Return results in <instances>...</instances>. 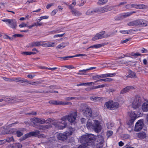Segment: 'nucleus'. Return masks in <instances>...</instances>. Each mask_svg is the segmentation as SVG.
Returning <instances> with one entry per match:
<instances>
[{
	"label": "nucleus",
	"mask_w": 148,
	"mask_h": 148,
	"mask_svg": "<svg viewBox=\"0 0 148 148\" xmlns=\"http://www.w3.org/2000/svg\"><path fill=\"white\" fill-rule=\"evenodd\" d=\"M21 53L25 56H27L28 55H30V52L29 51H23L21 52Z\"/></svg>",
	"instance_id": "8fccbe9b"
},
{
	"label": "nucleus",
	"mask_w": 148,
	"mask_h": 148,
	"mask_svg": "<svg viewBox=\"0 0 148 148\" xmlns=\"http://www.w3.org/2000/svg\"><path fill=\"white\" fill-rule=\"evenodd\" d=\"M67 119H68V115H65L62 117L61 119L58 121H59V122L60 123H62V124H65V125H67V123L66 121Z\"/></svg>",
	"instance_id": "b1692460"
},
{
	"label": "nucleus",
	"mask_w": 148,
	"mask_h": 148,
	"mask_svg": "<svg viewBox=\"0 0 148 148\" xmlns=\"http://www.w3.org/2000/svg\"><path fill=\"white\" fill-rule=\"evenodd\" d=\"M95 140V136L93 134L83 135L82 136L81 141L84 144L79 145L78 148H86L88 146H91L93 144Z\"/></svg>",
	"instance_id": "f03ea898"
},
{
	"label": "nucleus",
	"mask_w": 148,
	"mask_h": 148,
	"mask_svg": "<svg viewBox=\"0 0 148 148\" xmlns=\"http://www.w3.org/2000/svg\"><path fill=\"white\" fill-rule=\"evenodd\" d=\"M64 34H65V33H64L63 34H60L56 35L54 36V38L62 37L64 35Z\"/></svg>",
	"instance_id": "13d9d810"
},
{
	"label": "nucleus",
	"mask_w": 148,
	"mask_h": 148,
	"mask_svg": "<svg viewBox=\"0 0 148 148\" xmlns=\"http://www.w3.org/2000/svg\"><path fill=\"white\" fill-rule=\"evenodd\" d=\"M23 36V35L20 34H14L12 35V37L14 38L16 37L21 38Z\"/></svg>",
	"instance_id": "c03bdc74"
},
{
	"label": "nucleus",
	"mask_w": 148,
	"mask_h": 148,
	"mask_svg": "<svg viewBox=\"0 0 148 148\" xmlns=\"http://www.w3.org/2000/svg\"><path fill=\"white\" fill-rule=\"evenodd\" d=\"M98 120L92 121L91 119L88 120L86 123V127L88 129H92L97 133L100 132L101 129V126L100 122L102 121V118L99 116L97 118Z\"/></svg>",
	"instance_id": "f257e3e1"
},
{
	"label": "nucleus",
	"mask_w": 148,
	"mask_h": 148,
	"mask_svg": "<svg viewBox=\"0 0 148 148\" xmlns=\"http://www.w3.org/2000/svg\"><path fill=\"white\" fill-rule=\"evenodd\" d=\"M2 78L3 80L6 81L13 82V81H14L13 79V77L11 78H8L6 77H3Z\"/></svg>",
	"instance_id": "ea45409f"
},
{
	"label": "nucleus",
	"mask_w": 148,
	"mask_h": 148,
	"mask_svg": "<svg viewBox=\"0 0 148 148\" xmlns=\"http://www.w3.org/2000/svg\"><path fill=\"white\" fill-rule=\"evenodd\" d=\"M77 115V112H72L68 115V120L71 123H73L75 120Z\"/></svg>",
	"instance_id": "f8f14e48"
},
{
	"label": "nucleus",
	"mask_w": 148,
	"mask_h": 148,
	"mask_svg": "<svg viewBox=\"0 0 148 148\" xmlns=\"http://www.w3.org/2000/svg\"><path fill=\"white\" fill-rule=\"evenodd\" d=\"M113 134V132L112 131L109 130L107 131L106 135L108 138L112 136Z\"/></svg>",
	"instance_id": "37998d69"
},
{
	"label": "nucleus",
	"mask_w": 148,
	"mask_h": 148,
	"mask_svg": "<svg viewBox=\"0 0 148 148\" xmlns=\"http://www.w3.org/2000/svg\"><path fill=\"white\" fill-rule=\"evenodd\" d=\"M32 136L41 138H45L46 137L44 134H41L39 131L36 130L34 132H31L25 134L24 136L21 138V140H23Z\"/></svg>",
	"instance_id": "20e7f679"
},
{
	"label": "nucleus",
	"mask_w": 148,
	"mask_h": 148,
	"mask_svg": "<svg viewBox=\"0 0 148 148\" xmlns=\"http://www.w3.org/2000/svg\"><path fill=\"white\" fill-rule=\"evenodd\" d=\"M110 8L108 6L99 8L98 9L99 12L101 13H103L107 12L110 10Z\"/></svg>",
	"instance_id": "393cba45"
},
{
	"label": "nucleus",
	"mask_w": 148,
	"mask_h": 148,
	"mask_svg": "<svg viewBox=\"0 0 148 148\" xmlns=\"http://www.w3.org/2000/svg\"><path fill=\"white\" fill-rule=\"evenodd\" d=\"M5 140H6V142L10 143L11 142L14 141V139L12 136L11 137H7L6 139Z\"/></svg>",
	"instance_id": "79ce46f5"
},
{
	"label": "nucleus",
	"mask_w": 148,
	"mask_h": 148,
	"mask_svg": "<svg viewBox=\"0 0 148 148\" xmlns=\"http://www.w3.org/2000/svg\"><path fill=\"white\" fill-rule=\"evenodd\" d=\"M54 5V3H51L50 4H48L46 7V8L47 9H48L51 6Z\"/></svg>",
	"instance_id": "680f3d73"
},
{
	"label": "nucleus",
	"mask_w": 148,
	"mask_h": 148,
	"mask_svg": "<svg viewBox=\"0 0 148 148\" xmlns=\"http://www.w3.org/2000/svg\"><path fill=\"white\" fill-rule=\"evenodd\" d=\"M27 24L24 23H22L21 24L19 25V26L20 28H22L27 27Z\"/></svg>",
	"instance_id": "3c124183"
},
{
	"label": "nucleus",
	"mask_w": 148,
	"mask_h": 148,
	"mask_svg": "<svg viewBox=\"0 0 148 148\" xmlns=\"http://www.w3.org/2000/svg\"><path fill=\"white\" fill-rule=\"evenodd\" d=\"M62 67H66L68 69H73L75 67L72 65H65L64 66Z\"/></svg>",
	"instance_id": "09e8293b"
},
{
	"label": "nucleus",
	"mask_w": 148,
	"mask_h": 148,
	"mask_svg": "<svg viewBox=\"0 0 148 148\" xmlns=\"http://www.w3.org/2000/svg\"><path fill=\"white\" fill-rule=\"evenodd\" d=\"M105 33V31H103L97 34L95 36L92 38V40L93 41H95L99 39L105 38V37L104 35Z\"/></svg>",
	"instance_id": "4468645a"
},
{
	"label": "nucleus",
	"mask_w": 148,
	"mask_h": 148,
	"mask_svg": "<svg viewBox=\"0 0 148 148\" xmlns=\"http://www.w3.org/2000/svg\"><path fill=\"white\" fill-rule=\"evenodd\" d=\"M49 88L51 89H55L58 88L56 85H51L49 86Z\"/></svg>",
	"instance_id": "4d7b16f0"
},
{
	"label": "nucleus",
	"mask_w": 148,
	"mask_h": 148,
	"mask_svg": "<svg viewBox=\"0 0 148 148\" xmlns=\"http://www.w3.org/2000/svg\"><path fill=\"white\" fill-rule=\"evenodd\" d=\"M69 44V43L68 42H62L60 44L58 45L57 46L56 48L57 49L63 48Z\"/></svg>",
	"instance_id": "c85d7f7f"
},
{
	"label": "nucleus",
	"mask_w": 148,
	"mask_h": 148,
	"mask_svg": "<svg viewBox=\"0 0 148 148\" xmlns=\"http://www.w3.org/2000/svg\"><path fill=\"white\" fill-rule=\"evenodd\" d=\"M49 103L53 105H71L72 103L69 102H64L62 101H60L55 100H51L49 102Z\"/></svg>",
	"instance_id": "9d476101"
},
{
	"label": "nucleus",
	"mask_w": 148,
	"mask_h": 148,
	"mask_svg": "<svg viewBox=\"0 0 148 148\" xmlns=\"http://www.w3.org/2000/svg\"><path fill=\"white\" fill-rule=\"evenodd\" d=\"M107 78L106 79H100L99 80H97L94 82L95 83L97 82H99V81H104L105 82H107Z\"/></svg>",
	"instance_id": "bf43d9fd"
},
{
	"label": "nucleus",
	"mask_w": 148,
	"mask_h": 148,
	"mask_svg": "<svg viewBox=\"0 0 148 148\" xmlns=\"http://www.w3.org/2000/svg\"><path fill=\"white\" fill-rule=\"evenodd\" d=\"M100 77L99 75H96L93 76H92V79L94 80H97L100 78Z\"/></svg>",
	"instance_id": "6e6d98bb"
},
{
	"label": "nucleus",
	"mask_w": 148,
	"mask_h": 148,
	"mask_svg": "<svg viewBox=\"0 0 148 148\" xmlns=\"http://www.w3.org/2000/svg\"><path fill=\"white\" fill-rule=\"evenodd\" d=\"M96 12V10H93L92 9H89L86 12V14L87 15H90L94 14Z\"/></svg>",
	"instance_id": "f704fd0d"
},
{
	"label": "nucleus",
	"mask_w": 148,
	"mask_h": 148,
	"mask_svg": "<svg viewBox=\"0 0 148 148\" xmlns=\"http://www.w3.org/2000/svg\"><path fill=\"white\" fill-rule=\"evenodd\" d=\"M87 69H84L82 70H79V73H78L77 74L79 75H85L86 74V72L88 71Z\"/></svg>",
	"instance_id": "72a5a7b5"
},
{
	"label": "nucleus",
	"mask_w": 148,
	"mask_h": 148,
	"mask_svg": "<svg viewBox=\"0 0 148 148\" xmlns=\"http://www.w3.org/2000/svg\"><path fill=\"white\" fill-rule=\"evenodd\" d=\"M138 31V29L133 30V29H130L127 30V34H133V32H136Z\"/></svg>",
	"instance_id": "a18cd8bd"
},
{
	"label": "nucleus",
	"mask_w": 148,
	"mask_h": 148,
	"mask_svg": "<svg viewBox=\"0 0 148 148\" xmlns=\"http://www.w3.org/2000/svg\"><path fill=\"white\" fill-rule=\"evenodd\" d=\"M58 10L57 9H55L53 10L51 13V14L52 16H54L56 14V13L58 12Z\"/></svg>",
	"instance_id": "864d4df0"
},
{
	"label": "nucleus",
	"mask_w": 148,
	"mask_h": 148,
	"mask_svg": "<svg viewBox=\"0 0 148 148\" xmlns=\"http://www.w3.org/2000/svg\"><path fill=\"white\" fill-rule=\"evenodd\" d=\"M108 1V0H99L97 4L100 5H102L106 3Z\"/></svg>",
	"instance_id": "a19ab883"
},
{
	"label": "nucleus",
	"mask_w": 148,
	"mask_h": 148,
	"mask_svg": "<svg viewBox=\"0 0 148 148\" xmlns=\"http://www.w3.org/2000/svg\"><path fill=\"white\" fill-rule=\"evenodd\" d=\"M129 116L130 119L129 120L127 124L130 125H132L136 119L139 117L134 111H131L129 114Z\"/></svg>",
	"instance_id": "1a4fd4ad"
},
{
	"label": "nucleus",
	"mask_w": 148,
	"mask_h": 148,
	"mask_svg": "<svg viewBox=\"0 0 148 148\" xmlns=\"http://www.w3.org/2000/svg\"><path fill=\"white\" fill-rule=\"evenodd\" d=\"M143 121V119H140L136 123L134 128V130L135 131H139L143 128L144 125Z\"/></svg>",
	"instance_id": "9b49d317"
},
{
	"label": "nucleus",
	"mask_w": 148,
	"mask_h": 148,
	"mask_svg": "<svg viewBox=\"0 0 148 148\" xmlns=\"http://www.w3.org/2000/svg\"><path fill=\"white\" fill-rule=\"evenodd\" d=\"M31 120L33 123H40L41 124H44L45 122V120L44 119L40 118L38 117H34L31 119Z\"/></svg>",
	"instance_id": "2eb2a0df"
},
{
	"label": "nucleus",
	"mask_w": 148,
	"mask_h": 148,
	"mask_svg": "<svg viewBox=\"0 0 148 148\" xmlns=\"http://www.w3.org/2000/svg\"><path fill=\"white\" fill-rule=\"evenodd\" d=\"M81 121L82 123H85L86 122V119L84 118H82L81 119Z\"/></svg>",
	"instance_id": "338daca9"
},
{
	"label": "nucleus",
	"mask_w": 148,
	"mask_h": 148,
	"mask_svg": "<svg viewBox=\"0 0 148 148\" xmlns=\"http://www.w3.org/2000/svg\"><path fill=\"white\" fill-rule=\"evenodd\" d=\"M135 75H136L135 73L134 72L131 71L129 75L126 76V77L127 78H132L134 77Z\"/></svg>",
	"instance_id": "58836bf2"
},
{
	"label": "nucleus",
	"mask_w": 148,
	"mask_h": 148,
	"mask_svg": "<svg viewBox=\"0 0 148 148\" xmlns=\"http://www.w3.org/2000/svg\"><path fill=\"white\" fill-rule=\"evenodd\" d=\"M52 120L51 118H49L45 120V123L46 124H49L52 121Z\"/></svg>",
	"instance_id": "5fc2aeb1"
},
{
	"label": "nucleus",
	"mask_w": 148,
	"mask_h": 148,
	"mask_svg": "<svg viewBox=\"0 0 148 148\" xmlns=\"http://www.w3.org/2000/svg\"><path fill=\"white\" fill-rule=\"evenodd\" d=\"M125 88H126V90L127 92H129L131 90H132L134 89V87L132 86H127L125 87Z\"/></svg>",
	"instance_id": "49530a36"
},
{
	"label": "nucleus",
	"mask_w": 148,
	"mask_h": 148,
	"mask_svg": "<svg viewBox=\"0 0 148 148\" xmlns=\"http://www.w3.org/2000/svg\"><path fill=\"white\" fill-rule=\"evenodd\" d=\"M142 102L141 98L140 97L136 96L132 101V108L135 109L138 108L141 106Z\"/></svg>",
	"instance_id": "423d86ee"
},
{
	"label": "nucleus",
	"mask_w": 148,
	"mask_h": 148,
	"mask_svg": "<svg viewBox=\"0 0 148 148\" xmlns=\"http://www.w3.org/2000/svg\"><path fill=\"white\" fill-rule=\"evenodd\" d=\"M56 136L58 140L62 141H64L67 138V135L66 133H58L57 134Z\"/></svg>",
	"instance_id": "f3484780"
},
{
	"label": "nucleus",
	"mask_w": 148,
	"mask_h": 148,
	"mask_svg": "<svg viewBox=\"0 0 148 148\" xmlns=\"http://www.w3.org/2000/svg\"><path fill=\"white\" fill-rule=\"evenodd\" d=\"M105 86L104 85H99L95 86H93L92 87H91V90H94L96 89L103 88Z\"/></svg>",
	"instance_id": "4c0bfd02"
},
{
	"label": "nucleus",
	"mask_w": 148,
	"mask_h": 148,
	"mask_svg": "<svg viewBox=\"0 0 148 148\" xmlns=\"http://www.w3.org/2000/svg\"><path fill=\"white\" fill-rule=\"evenodd\" d=\"M80 110L83 115L87 117H90L92 116V110L90 107L86 103H83L80 106Z\"/></svg>",
	"instance_id": "7ed1b4c3"
},
{
	"label": "nucleus",
	"mask_w": 148,
	"mask_h": 148,
	"mask_svg": "<svg viewBox=\"0 0 148 148\" xmlns=\"http://www.w3.org/2000/svg\"><path fill=\"white\" fill-rule=\"evenodd\" d=\"M2 21L5 22L6 24L10 27L12 28L13 29H16L17 23L16 20L14 19H3Z\"/></svg>",
	"instance_id": "0eeeda50"
},
{
	"label": "nucleus",
	"mask_w": 148,
	"mask_h": 148,
	"mask_svg": "<svg viewBox=\"0 0 148 148\" xmlns=\"http://www.w3.org/2000/svg\"><path fill=\"white\" fill-rule=\"evenodd\" d=\"M27 114L29 115H35L37 114V112H36L32 111L30 112L27 113Z\"/></svg>",
	"instance_id": "603ef678"
},
{
	"label": "nucleus",
	"mask_w": 148,
	"mask_h": 148,
	"mask_svg": "<svg viewBox=\"0 0 148 148\" xmlns=\"http://www.w3.org/2000/svg\"><path fill=\"white\" fill-rule=\"evenodd\" d=\"M22 145L18 143L10 144L8 145L6 148H22Z\"/></svg>",
	"instance_id": "a211bd4d"
},
{
	"label": "nucleus",
	"mask_w": 148,
	"mask_h": 148,
	"mask_svg": "<svg viewBox=\"0 0 148 148\" xmlns=\"http://www.w3.org/2000/svg\"><path fill=\"white\" fill-rule=\"evenodd\" d=\"M43 45L42 41H33L29 43L26 47L28 48L32 47H39Z\"/></svg>",
	"instance_id": "dca6fc26"
},
{
	"label": "nucleus",
	"mask_w": 148,
	"mask_h": 148,
	"mask_svg": "<svg viewBox=\"0 0 148 148\" xmlns=\"http://www.w3.org/2000/svg\"><path fill=\"white\" fill-rule=\"evenodd\" d=\"M141 51L142 53H146L147 52V49L143 47L142 48V49L141 50Z\"/></svg>",
	"instance_id": "69168bd1"
},
{
	"label": "nucleus",
	"mask_w": 148,
	"mask_h": 148,
	"mask_svg": "<svg viewBox=\"0 0 148 148\" xmlns=\"http://www.w3.org/2000/svg\"><path fill=\"white\" fill-rule=\"evenodd\" d=\"M80 56H87V55L84 54H78L73 56H67L64 57H60V58L62 59L63 60H68V59L69 58H73L77 57H79Z\"/></svg>",
	"instance_id": "6ab92c4d"
},
{
	"label": "nucleus",
	"mask_w": 148,
	"mask_h": 148,
	"mask_svg": "<svg viewBox=\"0 0 148 148\" xmlns=\"http://www.w3.org/2000/svg\"><path fill=\"white\" fill-rule=\"evenodd\" d=\"M103 44H99L90 46L89 48H95L96 49L99 48L103 46Z\"/></svg>",
	"instance_id": "e433bc0d"
},
{
	"label": "nucleus",
	"mask_w": 148,
	"mask_h": 148,
	"mask_svg": "<svg viewBox=\"0 0 148 148\" xmlns=\"http://www.w3.org/2000/svg\"><path fill=\"white\" fill-rule=\"evenodd\" d=\"M136 136L139 139L142 140L146 138V134L143 132H140L136 134Z\"/></svg>",
	"instance_id": "4be33fe9"
},
{
	"label": "nucleus",
	"mask_w": 148,
	"mask_h": 148,
	"mask_svg": "<svg viewBox=\"0 0 148 148\" xmlns=\"http://www.w3.org/2000/svg\"><path fill=\"white\" fill-rule=\"evenodd\" d=\"M139 23L138 20L134 21L127 23L129 26H138V23Z\"/></svg>",
	"instance_id": "cd10ccee"
},
{
	"label": "nucleus",
	"mask_w": 148,
	"mask_h": 148,
	"mask_svg": "<svg viewBox=\"0 0 148 148\" xmlns=\"http://www.w3.org/2000/svg\"><path fill=\"white\" fill-rule=\"evenodd\" d=\"M15 134H16V136L18 137H20L23 135V133L19 130H17V129H15V130L14 131Z\"/></svg>",
	"instance_id": "c9c22d12"
},
{
	"label": "nucleus",
	"mask_w": 148,
	"mask_h": 148,
	"mask_svg": "<svg viewBox=\"0 0 148 148\" xmlns=\"http://www.w3.org/2000/svg\"><path fill=\"white\" fill-rule=\"evenodd\" d=\"M73 2L70 5H68V6L69 9L71 11L73 9H75L74 7L75 6L76 3L75 0H73Z\"/></svg>",
	"instance_id": "7c9ffc66"
},
{
	"label": "nucleus",
	"mask_w": 148,
	"mask_h": 148,
	"mask_svg": "<svg viewBox=\"0 0 148 148\" xmlns=\"http://www.w3.org/2000/svg\"><path fill=\"white\" fill-rule=\"evenodd\" d=\"M139 23L138 25L139 26L145 27L148 25V21L145 20H138Z\"/></svg>",
	"instance_id": "412c9836"
},
{
	"label": "nucleus",
	"mask_w": 148,
	"mask_h": 148,
	"mask_svg": "<svg viewBox=\"0 0 148 148\" xmlns=\"http://www.w3.org/2000/svg\"><path fill=\"white\" fill-rule=\"evenodd\" d=\"M136 12V11H132L130 12H127L123 13L122 14V16L124 17H126L132 15L133 13H135Z\"/></svg>",
	"instance_id": "c756f323"
},
{
	"label": "nucleus",
	"mask_w": 148,
	"mask_h": 148,
	"mask_svg": "<svg viewBox=\"0 0 148 148\" xmlns=\"http://www.w3.org/2000/svg\"><path fill=\"white\" fill-rule=\"evenodd\" d=\"M92 84H94V83L93 82H86V83H83L81 84H76V86H87V85H90Z\"/></svg>",
	"instance_id": "473e14b6"
},
{
	"label": "nucleus",
	"mask_w": 148,
	"mask_h": 148,
	"mask_svg": "<svg viewBox=\"0 0 148 148\" xmlns=\"http://www.w3.org/2000/svg\"><path fill=\"white\" fill-rule=\"evenodd\" d=\"M86 0H81V3L79 5V6H81L83 5L85 3H86Z\"/></svg>",
	"instance_id": "774afa93"
},
{
	"label": "nucleus",
	"mask_w": 148,
	"mask_h": 148,
	"mask_svg": "<svg viewBox=\"0 0 148 148\" xmlns=\"http://www.w3.org/2000/svg\"><path fill=\"white\" fill-rule=\"evenodd\" d=\"M71 12L73 15L75 16H81L82 14L81 12L75 9L72 10Z\"/></svg>",
	"instance_id": "a878e982"
},
{
	"label": "nucleus",
	"mask_w": 148,
	"mask_h": 148,
	"mask_svg": "<svg viewBox=\"0 0 148 148\" xmlns=\"http://www.w3.org/2000/svg\"><path fill=\"white\" fill-rule=\"evenodd\" d=\"M75 97H67L65 98V100L66 101H70L72 99H75Z\"/></svg>",
	"instance_id": "de8ad7c7"
},
{
	"label": "nucleus",
	"mask_w": 148,
	"mask_h": 148,
	"mask_svg": "<svg viewBox=\"0 0 148 148\" xmlns=\"http://www.w3.org/2000/svg\"><path fill=\"white\" fill-rule=\"evenodd\" d=\"M105 105L108 109L110 110H116L119 106V103L117 102H114L112 100H110L106 102Z\"/></svg>",
	"instance_id": "39448f33"
},
{
	"label": "nucleus",
	"mask_w": 148,
	"mask_h": 148,
	"mask_svg": "<svg viewBox=\"0 0 148 148\" xmlns=\"http://www.w3.org/2000/svg\"><path fill=\"white\" fill-rule=\"evenodd\" d=\"M13 79L14 80L13 82H21L22 83H23L24 82L26 84H29L32 85H36L37 84L39 83L38 82H31V81H29L25 79L21 78V77L16 78L13 77Z\"/></svg>",
	"instance_id": "6e6552de"
},
{
	"label": "nucleus",
	"mask_w": 148,
	"mask_h": 148,
	"mask_svg": "<svg viewBox=\"0 0 148 148\" xmlns=\"http://www.w3.org/2000/svg\"><path fill=\"white\" fill-rule=\"evenodd\" d=\"M141 108L143 112L148 111V101L145 102L143 104Z\"/></svg>",
	"instance_id": "5701e85b"
},
{
	"label": "nucleus",
	"mask_w": 148,
	"mask_h": 148,
	"mask_svg": "<svg viewBox=\"0 0 148 148\" xmlns=\"http://www.w3.org/2000/svg\"><path fill=\"white\" fill-rule=\"evenodd\" d=\"M53 125L55 126L56 127L58 128L59 129L62 130L67 126V125L65 124H62L59 122V121H58L56 120H54L53 122Z\"/></svg>",
	"instance_id": "ddd939ff"
},
{
	"label": "nucleus",
	"mask_w": 148,
	"mask_h": 148,
	"mask_svg": "<svg viewBox=\"0 0 148 148\" xmlns=\"http://www.w3.org/2000/svg\"><path fill=\"white\" fill-rule=\"evenodd\" d=\"M51 127L50 125H44V130H45L46 129H49Z\"/></svg>",
	"instance_id": "e2e57ef3"
},
{
	"label": "nucleus",
	"mask_w": 148,
	"mask_h": 148,
	"mask_svg": "<svg viewBox=\"0 0 148 148\" xmlns=\"http://www.w3.org/2000/svg\"><path fill=\"white\" fill-rule=\"evenodd\" d=\"M90 99L91 101H92L94 102L99 101L102 99V97H98L92 96L90 98Z\"/></svg>",
	"instance_id": "bb28decb"
},
{
	"label": "nucleus",
	"mask_w": 148,
	"mask_h": 148,
	"mask_svg": "<svg viewBox=\"0 0 148 148\" xmlns=\"http://www.w3.org/2000/svg\"><path fill=\"white\" fill-rule=\"evenodd\" d=\"M34 25H35V26H36V27L40 26L42 24V23H39L38 22H37L36 23H34Z\"/></svg>",
	"instance_id": "0e129e2a"
},
{
	"label": "nucleus",
	"mask_w": 148,
	"mask_h": 148,
	"mask_svg": "<svg viewBox=\"0 0 148 148\" xmlns=\"http://www.w3.org/2000/svg\"><path fill=\"white\" fill-rule=\"evenodd\" d=\"M15 128H6L4 129L3 131V133L4 134H15Z\"/></svg>",
	"instance_id": "aec40b11"
},
{
	"label": "nucleus",
	"mask_w": 148,
	"mask_h": 148,
	"mask_svg": "<svg viewBox=\"0 0 148 148\" xmlns=\"http://www.w3.org/2000/svg\"><path fill=\"white\" fill-rule=\"evenodd\" d=\"M126 88H123L122 90H121L120 92L121 94H124L127 92V91L126 90Z\"/></svg>",
	"instance_id": "052dcab7"
},
{
	"label": "nucleus",
	"mask_w": 148,
	"mask_h": 148,
	"mask_svg": "<svg viewBox=\"0 0 148 148\" xmlns=\"http://www.w3.org/2000/svg\"><path fill=\"white\" fill-rule=\"evenodd\" d=\"M148 8L147 5H145L143 4H138L137 5V9H147Z\"/></svg>",
	"instance_id": "2f4dec72"
}]
</instances>
